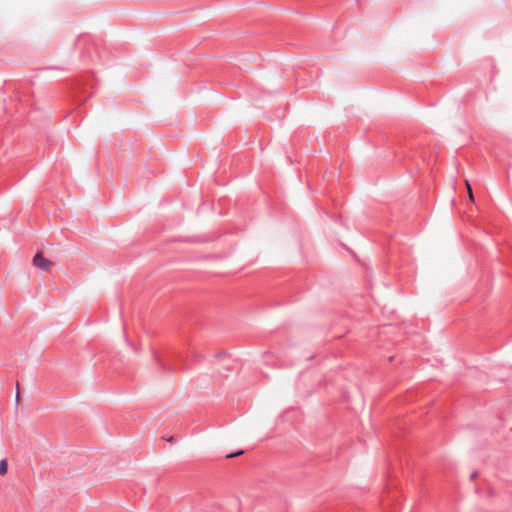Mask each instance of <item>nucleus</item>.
<instances>
[{
  "label": "nucleus",
  "instance_id": "20e7f679",
  "mask_svg": "<svg viewBox=\"0 0 512 512\" xmlns=\"http://www.w3.org/2000/svg\"><path fill=\"white\" fill-rule=\"evenodd\" d=\"M467 186H468V190H469V196H470V199L473 200V195H472V191H471V188H470V185L467 183Z\"/></svg>",
  "mask_w": 512,
  "mask_h": 512
},
{
  "label": "nucleus",
  "instance_id": "7ed1b4c3",
  "mask_svg": "<svg viewBox=\"0 0 512 512\" xmlns=\"http://www.w3.org/2000/svg\"><path fill=\"white\" fill-rule=\"evenodd\" d=\"M243 453H244V451H243V450H239V451H237V452H235V453H232V454L227 455V458H233V457H236V456H240V455H242Z\"/></svg>",
  "mask_w": 512,
  "mask_h": 512
},
{
  "label": "nucleus",
  "instance_id": "39448f33",
  "mask_svg": "<svg viewBox=\"0 0 512 512\" xmlns=\"http://www.w3.org/2000/svg\"><path fill=\"white\" fill-rule=\"evenodd\" d=\"M478 476L477 472H473L470 476L471 480H474L476 479V477Z\"/></svg>",
  "mask_w": 512,
  "mask_h": 512
},
{
  "label": "nucleus",
  "instance_id": "f03ea898",
  "mask_svg": "<svg viewBox=\"0 0 512 512\" xmlns=\"http://www.w3.org/2000/svg\"><path fill=\"white\" fill-rule=\"evenodd\" d=\"M7 469H8L7 460L6 459H2L0 461V475L6 474L7 473Z\"/></svg>",
  "mask_w": 512,
  "mask_h": 512
},
{
  "label": "nucleus",
  "instance_id": "423d86ee",
  "mask_svg": "<svg viewBox=\"0 0 512 512\" xmlns=\"http://www.w3.org/2000/svg\"><path fill=\"white\" fill-rule=\"evenodd\" d=\"M16 399H19V391L17 390Z\"/></svg>",
  "mask_w": 512,
  "mask_h": 512
},
{
  "label": "nucleus",
  "instance_id": "f257e3e1",
  "mask_svg": "<svg viewBox=\"0 0 512 512\" xmlns=\"http://www.w3.org/2000/svg\"><path fill=\"white\" fill-rule=\"evenodd\" d=\"M33 265L43 271H48L51 266V261L45 258L41 252H37L33 257Z\"/></svg>",
  "mask_w": 512,
  "mask_h": 512
}]
</instances>
